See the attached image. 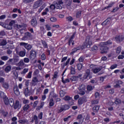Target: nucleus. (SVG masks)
Segmentation results:
<instances>
[{
    "instance_id": "26",
    "label": "nucleus",
    "mask_w": 124,
    "mask_h": 124,
    "mask_svg": "<svg viewBox=\"0 0 124 124\" xmlns=\"http://www.w3.org/2000/svg\"><path fill=\"white\" fill-rule=\"evenodd\" d=\"M2 87L5 90H8V88H9V84L7 82H5L2 84Z\"/></svg>"
},
{
    "instance_id": "59",
    "label": "nucleus",
    "mask_w": 124,
    "mask_h": 124,
    "mask_svg": "<svg viewBox=\"0 0 124 124\" xmlns=\"http://www.w3.org/2000/svg\"><path fill=\"white\" fill-rule=\"evenodd\" d=\"M92 104H97L98 101L97 100H93L91 101Z\"/></svg>"
},
{
    "instance_id": "44",
    "label": "nucleus",
    "mask_w": 124,
    "mask_h": 124,
    "mask_svg": "<svg viewBox=\"0 0 124 124\" xmlns=\"http://www.w3.org/2000/svg\"><path fill=\"white\" fill-rule=\"evenodd\" d=\"M4 28L7 29V30H12V26L10 25H5Z\"/></svg>"
},
{
    "instance_id": "49",
    "label": "nucleus",
    "mask_w": 124,
    "mask_h": 124,
    "mask_svg": "<svg viewBox=\"0 0 124 124\" xmlns=\"http://www.w3.org/2000/svg\"><path fill=\"white\" fill-rule=\"evenodd\" d=\"M70 79L71 81H77V80H78V78H77V77L76 76L72 77Z\"/></svg>"
},
{
    "instance_id": "6",
    "label": "nucleus",
    "mask_w": 124,
    "mask_h": 124,
    "mask_svg": "<svg viewBox=\"0 0 124 124\" xmlns=\"http://www.w3.org/2000/svg\"><path fill=\"white\" fill-rule=\"evenodd\" d=\"M115 39L117 43H121L122 41H124V35H117L116 36Z\"/></svg>"
},
{
    "instance_id": "39",
    "label": "nucleus",
    "mask_w": 124,
    "mask_h": 124,
    "mask_svg": "<svg viewBox=\"0 0 124 124\" xmlns=\"http://www.w3.org/2000/svg\"><path fill=\"white\" fill-rule=\"evenodd\" d=\"M59 76V73L58 72H55L53 75V79H57Z\"/></svg>"
},
{
    "instance_id": "60",
    "label": "nucleus",
    "mask_w": 124,
    "mask_h": 124,
    "mask_svg": "<svg viewBox=\"0 0 124 124\" xmlns=\"http://www.w3.org/2000/svg\"><path fill=\"white\" fill-rule=\"evenodd\" d=\"M76 52H77V49H76V48H75L72 49V52L70 53V55H73V54H74V53H75Z\"/></svg>"
},
{
    "instance_id": "58",
    "label": "nucleus",
    "mask_w": 124,
    "mask_h": 124,
    "mask_svg": "<svg viewBox=\"0 0 124 124\" xmlns=\"http://www.w3.org/2000/svg\"><path fill=\"white\" fill-rule=\"evenodd\" d=\"M49 7L51 10H54L56 8V4L55 5L51 4Z\"/></svg>"
},
{
    "instance_id": "28",
    "label": "nucleus",
    "mask_w": 124,
    "mask_h": 124,
    "mask_svg": "<svg viewBox=\"0 0 124 124\" xmlns=\"http://www.w3.org/2000/svg\"><path fill=\"white\" fill-rule=\"evenodd\" d=\"M41 43L44 47V48H48V45L46 43V42L44 40H41Z\"/></svg>"
},
{
    "instance_id": "47",
    "label": "nucleus",
    "mask_w": 124,
    "mask_h": 124,
    "mask_svg": "<svg viewBox=\"0 0 124 124\" xmlns=\"http://www.w3.org/2000/svg\"><path fill=\"white\" fill-rule=\"evenodd\" d=\"M28 71H29V69L25 68L23 69L22 72L21 73V74L25 75V74H26V73H27V72H28Z\"/></svg>"
},
{
    "instance_id": "40",
    "label": "nucleus",
    "mask_w": 124,
    "mask_h": 124,
    "mask_svg": "<svg viewBox=\"0 0 124 124\" xmlns=\"http://www.w3.org/2000/svg\"><path fill=\"white\" fill-rule=\"evenodd\" d=\"M83 67V64L82 63H78L77 64V68L78 70H81Z\"/></svg>"
},
{
    "instance_id": "18",
    "label": "nucleus",
    "mask_w": 124,
    "mask_h": 124,
    "mask_svg": "<svg viewBox=\"0 0 124 124\" xmlns=\"http://www.w3.org/2000/svg\"><path fill=\"white\" fill-rule=\"evenodd\" d=\"M113 42L110 40H108V41L105 42H102L101 43V45L103 46H106V45H111Z\"/></svg>"
},
{
    "instance_id": "8",
    "label": "nucleus",
    "mask_w": 124,
    "mask_h": 124,
    "mask_svg": "<svg viewBox=\"0 0 124 124\" xmlns=\"http://www.w3.org/2000/svg\"><path fill=\"white\" fill-rule=\"evenodd\" d=\"M92 44V41L90 39V37H87L84 42V45L85 47H86L87 48H90Z\"/></svg>"
},
{
    "instance_id": "36",
    "label": "nucleus",
    "mask_w": 124,
    "mask_h": 124,
    "mask_svg": "<svg viewBox=\"0 0 124 124\" xmlns=\"http://www.w3.org/2000/svg\"><path fill=\"white\" fill-rule=\"evenodd\" d=\"M87 91H89L90 92H91V91H93V89H94V86L93 87L91 85H88L87 86Z\"/></svg>"
},
{
    "instance_id": "62",
    "label": "nucleus",
    "mask_w": 124,
    "mask_h": 124,
    "mask_svg": "<svg viewBox=\"0 0 124 124\" xmlns=\"http://www.w3.org/2000/svg\"><path fill=\"white\" fill-rule=\"evenodd\" d=\"M41 59L43 60V61H45V60L46 59V56H45V54H43L41 55Z\"/></svg>"
},
{
    "instance_id": "61",
    "label": "nucleus",
    "mask_w": 124,
    "mask_h": 124,
    "mask_svg": "<svg viewBox=\"0 0 124 124\" xmlns=\"http://www.w3.org/2000/svg\"><path fill=\"white\" fill-rule=\"evenodd\" d=\"M15 51L16 54H18L19 53V51H20V47L17 46L15 49Z\"/></svg>"
},
{
    "instance_id": "27",
    "label": "nucleus",
    "mask_w": 124,
    "mask_h": 124,
    "mask_svg": "<svg viewBox=\"0 0 124 124\" xmlns=\"http://www.w3.org/2000/svg\"><path fill=\"white\" fill-rule=\"evenodd\" d=\"M63 111H64V109H63L62 106V107L58 108L57 113H58L59 114L62 113V112H63Z\"/></svg>"
},
{
    "instance_id": "4",
    "label": "nucleus",
    "mask_w": 124,
    "mask_h": 124,
    "mask_svg": "<svg viewBox=\"0 0 124 124\" xmlns=\"http://www.w3.org/2000/svg\"><path fill=\"white\" fill-rule=\"evenodd\" d=\"M43 4V1L42 0H38L35 1L33 5V8L36 9V8H38L39 6Z\"/></svg>"
},
{
    "instance_id": "52",
    "label": "nucleus",
    "mask_w": 124,
    "mask_h": 124,
    "mask_svg": "<svg viewBox=\"0 0 124 124\" xmlns=\"http://www.w3.org/2000/svg\"><path fill=\"white\" fill-rule=\"evenodd\" d=\"M117 67H118V64H114L110 66V69H115V68H117Z\"/></svg>"
},
{
    "instance_id": "32",
    "label": "nucleus",
    "mask_w": 124,
    "mask_h": 124,
    "mask_svg": "<svg viewBox=\"0 0 124 124\" xmlns=\"http://www.w3.org/2000/svg\"><path fill=\"white\" fill-rule=\"evenodd\" d=\"M0 59L1 60H2V61H4L5 62H6V61H8L9 57L7 56H1Z\"/></svg>"
},
{
    "instance_id": "17",
    "label": "nucleus",
    "mask_w": 124,
    "mask_h": 124,
    "mask_svg": "<svg viewBox=\"0 0 124 124\" xmlns=\"http://www.w3.org/2000/svg\"><path fill=\"white\" fill-rule=\"evenodd\" d=\"M36 57V52L33 50L31 51L30 59H34Z\"/></svg>"
},
{
    "instance_id": "53",
    "label": "nucleus",
    "mask_w": 124,
    "mask_h": 124,
    "mask_svg": "<svg viewBox=\"0 0 124 124\" xmlns=\"http://www.w3.org/2000/svg\"><path fill=\"white\" fill-rule=\"evenodd\" d=\"M49 105L50 107L54 106V100L53 99H50Z\"/></svg>"
},
{
    "instance_id": "31",
    "label": "nucleus",
    "mask_w": 124,
    "mask_h": 124,
    "mask_svg": "<svg viewBox=\"0 0 124 124\" xmlns=\"http://www.w3.org/2000/svg\"><path fill=\"white\" fill-rule=\"evenodd\" d=\"M30 109V105L26 104L23 108V109L24 111H28Z\"/></svg>"
},
{
    "instance_id": "25",
    "label": "nucleus",
    "mask_w": 124,
    "mask_h": 124,
    "mask_svg": "<svg viewBox=\"0 0 124 124\" xmlns=\"http://www.w3.org/2000/svg\"><path fill=\"white\" fill-rule=\"evenodd\" d=\"M0 96L1 98H3L4 101L5 99H6V98H7V97L6 96V95H5V94H4V93L3 92H0Z\"/></svg>"
},
{
    "instance_id": "50",
    "label": "nucleus",
    "mask_w": 124,
    "mask_h": 124,
    "mask_svg": "<svg viewBox=\"0 0 124 124\" xmlns=\"http://www.w3.org/2000/svg\"><path fill=\"white\" fill-rule=\"evenodd\" d=\"M122 51V47L121 46H119L116 48V53L117 54H120Z\"/></svg>"
},
{
    "instance_id": "23",
    "label": "nucleus",
    "mask_w": 124,
    "mask_h": 124,
    "mask_svg": "<svg viewBox=\"0 0 124 124\" xmlns=\"http://www.w3.org/2000/svg\"><path fill=\"white\" fill-rule=\"evenodd\" d=\"M82 16V11H78L76 14V18H80Z\"/></svg>"
},
{
    "instance_id": "37",
    "label": "nucleus",
    "mask_w": 124,
    "mask_h": 124,
    "mask_svg": "<svg viewBox=\"0 0 124 124\" xmlns=\"http://www.w3.org/2000/svg\"><path fill=\"white\" fill-rule=\"evenodd\" d=\"M11 70V66L8 65L5 68V71L6 72H9Z\"/></svg>"
},
{
    "instance_id": "63",
    "label": "nucleus",
    "mask_w": 124,
    "mask_h": 124,
    "mask_svg": "<svg viewBox=\"0 0 124 124\" xmlns=\"http://www.w3.org/2000/svg\"><path fill=\"white\" fill-rule=\"evenodd\" d=\"M14 24H15V21L14 20H12L11 22H10L9 25L12 27L14 25Z\"/></svg>"
},
{
    "instance_id": "57",
    "label": "nucleus",
    "mask_w": 124,
    "mask_h": 124,
    "mask_svg": "<svg viewBox=\"0 0 124 124\" xmlns=\"http://www.w3.org/2000/svg\"><path fill=\"white\" fill-rule=\"evenodd\" d=\"M66 7H67V9H70V8H71V2H69L67 4Z\"/></svg>"
},
{
    "instance_id": "38",
    "label": "nucleus",
    "mask_w": 124,
    "mask_h": 124,
    "mask_svg": "<svg viewBox=\"0 0 124 124\" xmlns=\"http://www.w3.org/2000/svg\"><path fill=\"white\" fill-rule=\"evenodd\" d=\"M90 72H91V70H90V69L86 70L85 74V76L86 78H87L88 77V76H89V75H90Z\"/></svg>"
},
{
    "instance_id": "3",
    "label": "nucleus",
    "mask_w": 124,
    "mask_h": 124,
    "mask_svg": "<svg viewBox=\"0 0 124 124\" xmlns=\"http://www.w3.org/2000/svg\"><path fill=\"white\" fill-rule=\"evenodd\" d=\"M4 102L5 105H9V104L11 107L14 106V100L13 98L8 99V98H7L4 100Z\"/></svg>"
},
{
    "instance_id": "20",
    "label": "nucleus",
    "mask_w": 124,
    "mask_h": 124,
    "mask_svg": "<svg viewBox=\"0 0 124 124\" xmlns=\"http://www.w3.org/2000/svg\"><path fill=\"white\" fill-rule=\"evenodd\" d=\"M18 123H19V124H29V120H27V119H22V120H19L18 121Z\"/></svg>"
},
{
    "instance_id": "1",
    "label": "nucleus",
    "mask_w": 124,
    "mask_h": 124,
    "mask_svg": "<svg viewBox=\"0 0 124 124\" xmlns=\"http://www.w3.org/2000/svg\"><path fill=\"white\" fill-rule=\"evenodd\" d=\"M79 92L78 93V94L80 95H84L85 93V91L86 90V86L84 84H81L78 87Z\"/></svg>"
},
{
    "instance_id": "11",
    "label": "nucleus",
    "mask_w": 124,
    "mask_h": 124,
    "mask_svg": "<svg viewBox=\"0 0 124 124\" xmlns=\"http://www.w3.org/2000/svg\"><path fill=\"white\" fill-rule=\"evenodd\" d=\"M40 81H42V80H38V79L36 77L33 78L32 79V85L34 86H36L37 83L40 82Z\"/></svg>"
},
{
    "instance_id": "48",
    "label": "nucleus",
    "mask_w": 124,
    "mask_h": 124,
    "mask_svg": "<svg viewBox=\"0 0 124 124\" xmlns=\"http://www.w3.org/2000/svg\"><path fill=\"white\" fill-rule=\"evenodd\" d=\"M7 64H13V59H10L7 62Z\"/></svg>"
},
{
    "instance_id": "15",
    "label": "nucleus",
    "mask_w": 124,
    "mask_h": 124,
    "mask_svg": "<svg viewBox=\"0 0 124 124\" xmlns=\"http://www.w3.org/2000/svg\"><path fill=\"white\" fill-rule=\"evenodd\" d=\"M14 93L16 95H20V91H19V89L17 85H15L14 87Z\"/></svg>"
},
{
    "instance_id": "35",
    "label": "nucleus",
    "mask_w": 124,
    "mask_h": 124,
    "mask_svg": "<svg viewBox=\"0 0 124 124\" xmlns=\"http://www.w3.org/2000/svg\"><path fill=\"white\" fill-rule=\"evenodd\" d=\"M66 94V92L63 91V90H61L60 92V96L61 97H63L64 96V95Z\"/></svg>"
},
{
    "instance_id": "51",
    "label": "nucleus",
    "mask_w": 124,
    "mask_h": 124,
    "mask_svg": "<svg viewBox=\"0 0 124 124\" xmlns=\"http://www.w3.org/2000/svg\"><path fill=\"white\" fill-rule=\"evenodd\" d=\"M115 103L116 105L121 104V103H122V101L120 99H117L115 100Z\"/></svg>"
},
{
    "instance_id": "41",
    "label": "nucleus",
    "mask_w": 124,
    "mask_h": 124,
    "mask_svg": "<svg viewBox=\"0 0 124 124\" xmlns=\"http://www.w3.org/2000/svg\"><path fill=\"white\" fill-rule=\"evenodd\" d=\"M62 107H63V109H64V111H65L66 110H68V109H69L70 108L69 106L67 105L62 106Z\"/></svg>"
},
{
    "instance_id": "30",
    "label": "nucleus",
    "mask_w": 124,
    "mask_h": 124,
    "mask_svg": "<svg viewBox=\"0 0 124 124\" xmlns=\"http://www.w3.org/2000/svg\"><path fill=\"white\" fill-rule=\"evenodd\" d=\"M18 54L20 57H25L26 56V52L24 51H21Z\"/></svg>"
},
{
    "instance_id": "43",
    "label": "nucleus",
    "mask_w": 124,
    "mask_h": 124,
    "mask_svg": "<svg viewBox=\"0 0 124 124\" xmlns=\"http://www.w3.org/2000/svg\"><path fill=\"white\" fill-rule=\"evenodd\" d=\"M33 1H34V0H23V2H24V3H30V2Z\"/></svg>"
},
{
    "instance_id": "2",
    "label": "nucleus",
    "mask_w": 124,
    "mask_h": 124,
    "mask_svg": "<svg viewBox=\"0 0 124 124\" xmlns=\"http://www.w3.org/2000/svg\"><path fill=\"white\" fill-rule=\"evenodd\" d=\"M27 27H28V25L26 24H22L21 25H19V24L15 25V28H16V29L20 30V32L21 33H23V32H22V31H23V30H24L25 28H27Z\"/></svg>"
},
{
    "instance_id": "34",
    "label": "nucleus",
    "mask_w": 124,
    "mask_h": 124,
    "mask_svg": "<svg viewBox=\"0 0 124 124\" xmlns=\"http://www.w3.org/2000/svg\"><path fill=\"white\" fill-rule=\"evenodd\" d=\"M63 99H64V100H65V101H69V100H71V99H72V98H71V97H70L69 96H65Z\"/></svg>"
},
{
    "instance_id": "33",
    "label": "nucleus",
    "mask_w": 124,
    "mask_h": 124,
    "mask_svg": "<svg viewBox=\"0 0 124 124\" xmlns=\"http://www.w3.org/2000/svg\"><path fill=\"white\" fill-rule=\"evenodd\" d=\"M66 21H67V22H71L72 21H73V20H74L73 17H72V16H69L66 17Z\"/></svg>"
},
{
    "instance_id": "55",
    "label": "nucleus",
    "mask_w": 124,
    "mask_h": 124,
    "mask_svg": "<svg viewBox=\"0 0 124 124\" xmlns=\"http://www.w3.org/2000/svg\"><path fill=\"white\" fill-rule=\"evenodd\" d=\"M114 5V3H111L109 4V5L106 6L104 9H107V8H110V7H112Z\"/></svg>"
},
{
    "instance_id": "10",
    "label": "nucleus",
    "mask_w": 124,
    "mask_h": 124,
    "mask_svg": "<svg viewBox=\"0 0 124 124\" xmlns=\"http://www.w3.org/2000/svg\"><path fill=\"white\" fill-rule=\"evenodd\" d=\"M31 25L33 28H35L37 26V20L35 17H33L31 21Z\"/></svg>"
},
{
    "instance_id": "14",
    "label": "nucleus",
    "mask_w": 124,
    "mask_h": 124,
    "mask_svg": "<svg viewBox=\"0 0 124 124\" xmlns=\"http://www.w3.org/2000/svg\"><path fill=\"white\" fill-rule=\"evenodd\" d=\"M123 81L122 80H117L115 81V85H114V88H121V86L120 85H123Z\"/></svg>"
},
{
    "instance_id": "64",
    "label": "nucleus",
    "mask_w": 124,
    "mask_h": 124,
    "mask_svg": "<svg viewBox=\"0 0 124 124\" xmlns=\"http://www.w3.org/2000/svg\"><path fill=\"white\" fill-rule=\"evenodd\" d=\"M50 21L51 22H56V21H57V18L56 17H51L50 18Z\"/></svg>"
},
{
    "instance_id": "56",
    "label": "nucleus",
    "mask_w": 124,
    "mask_h": 124,
    "mask_svg": "<svg viewBox=\"0 0 124 124\" xmlns=\"http://www.w3.org/2000/svg\"><path fill=\"white\" fill-rule=\"evenodd\" d=\"M25 35H26L27 37H31V36H32L31 33L30 32H26L25 33Z\"/></svg>"
},
{
    "instance_id": "13",
    "label": "nucleus",
    "mask_w": 124,
    "mask_h": 124,
    "mask_svg": "<svg viewBox=\"0 0 124 124\" xmlns=\"http://www.w3.org/2000/svg\"><path fill=\"white\" fill-rule=\"evenodd\" d=\"M34 122L35 124H38L39 123V120H38V117L36 115H34V116L32 118V120L31 123H33Z\"/></svg>"
},
{
    "instance_id": "5",
    "label": "nucleus",
    "mask_w": 124,
    "mask_h": 124,
    "mask_svg": "<svg viewBox=\"0 0 124 124\" xmlns=\"http://www.w3.org/2000/svg\"><path fill=\"white\" fill-rule=\"evenodd\" d=\"M63 2L62 0H58L55 3L56 9H62V5Z\"/></svg>"
},
{
    "instance_id": "46",
    "label": "nucleus",
    "mask_w": 124,
    "mask_h": 124,
    "mask_svg": "<svg viewBox=\"0 0 124 124\" xmlns=\"http://www.w3.org/2000/svg\"><path fill=\"white\" fill-rule=\"evenodd\" d=\"M18 64L19 66H24V65H25V62H24V61H23V60H21L18 62Z\"/></svg>"
},
{
    "instance_id": "12",
    "label": "nucleus",
    "mask_w": 124,
    "mask_h": 124,
    "mask_svg": "<svg viewBox=\"0 0 124 124\" xmlns=\"http://www.w3.org/2000/svg\"><path fill=\"white\" fill-rule=\"evenodd\" d=\"M78 102L80 105H82L84 102H87V97L84 96L82 98H80L78 99Z\"/></svg>"
},
{
    "instance_id": "45",
    "label": "nucleus",
    "mask_w": 124,
    "mask_h": 124,
    "mask_svg": "<svg viewBox=\"0 0 124 124\" xmlns=\"http://www.w3.org/2000/svg\"><path fill=\"white\" fill-rule=\"evenodd\" d=\"M24 93H25V96H28L29 95V88H27L25 89Z\"/></svg>"
},
{
    "instance_id": "19",
    "label": "nucleus",
    "mask_w": 124,
    "mask_h": 124,
    "mask_svg": "<svg viewBox=\"0 0 124 124\" xmlns=\"http://www.w3.org/2000/svg\"><path fill=\"white\" fill-rule=\"evenodd\" d=\"M100 107L99 106H98V105L95 106L93 108V112H95V113H97V112H98V111L99 110Z\"/></svg>"
},
{
    "instance_id": "24",
    "label": "nucleus",
    "mask_w": 124,
    "mask_h": 124,
    "mask_svg": "<svg viewBox=\"0 0 124 124\" xmlns=\"http://www.w3.org/2000/svg\"><path fill=\"white\" fill-rule=\"evenodd\" d=\"M25 48L28 50V51H31V48H32V46L27 44L26 46H25Z\"/></svg>"
},
{
    "instance_id": "16",
    "label": "nucleus",
    "mask_w": 124,
    "mask_h": 124,
    "mask_svg": "<svg viewBox=\"0 0 124 124\" xmlns=\"http://www.w3.org/2000/svg\"><path fill=\"white\" fill-rule=\"evenodd\" d=\"M102 69V67H99L95 68H93L92 69V71L93 72V73H98L99 71H100Z\"/></svg>"
},
{
    "instance_id": "21",
    "label": "nucleus",
    "mask_w": 124,
    "mask_h": 124,
    "mask_svg": "<svg viewBox=\"0 0 124 124\" xmlns=\"http://www.w3.org/2000/svg\"><path fill=\"white\" fill-rule=\"evenodd\" d=\"M110 20H108V19H106L103 23H102V26H107L110 24Z\"/></svg>"
},
{
    "instance_id": "9",
    "label": "nucleus",
    "mask_w": 124,
    "mask_h": 124,
    "mask_svg": "<svg viewBox=\"0 0 124 124\" xmlns=\"http://www.w3.org/2000/svg\"><path fill=\"white\" fill-rule=\"evenodd\" d=\"M101 47L100 48L101 51V54H106L107 52H108V50H109V48L108 47L101 45Z\"/></svg>"
},
{
    "instance_id": "7",
    "label": "nucleus",
    "mask_w": 124,
    "mask_h": 124,
    "mask_svg": "<svg viewBox=\"0 0 124 124\" xmlns=\"http://www.w3.org/2000/svg\"><path fill=\"white\" fill-rule=\"evenodd\" d=\"M7 44V41L5 39H1L0 40V46H2V48L4 50H6L8 49V46H4Z\"/></svg>"
},
{
    "instance_id": "22",
    "label": "nucleus",
    "mask_w": 124,
    "mask_h": 124,
    "mask_svg": "<svg viewBox=\"0 0 124 124\" xmlns=\"http://www.w3.org/2000/svg\"><path fill=\"white\" fill-rule=\"evenodd\" d=\"M20 108V103L18 101H16V103L15 104V105L14 106V109H17V108Z\"/></svg>"
},
{
    "instance_id": "29",
    "label": "nucleus",
    "mask_w": 124,
    "mask_h": 124,
    "mask_svg": "<svg viewBox=\"0 0 124 124\" xmlns=\"http://www.w3.org/2000/svg\"><path fill=\"white\" fill-rule=\"evenodd\" d=\"M71 74H75L76 73V71L75 70V66H71Z\"/></svg>"
},
{
    "instance_id": "54",
    "label": "nucleus",
    "mask_w": 124,
    "mask_h": 124,
    "mask_svg": "<svg viewBox=\"0 0 124 124\" xmlns=\"http://www.w3.org/2000/svg\"><path fill=\"white\" fill-rule=\"evenodd\" d=\"M23 62L26 63H28L30 62V59L29 58H25L23 59Z\"/></svg>"
},
{
    "instance_id": "42",
    "label": "nucleus",
    "mask_w": 124,
    "mask_h": 124,
    "mask_svg": "<svg viewBox=\"0 0 124 124\" xmlns=\"http://www.w3.org/2000/svg\"><path fill=\"white\" fill-rule=\"evenodd\" d=\"M62 82L63 84H65V83H69L70 80L68 78H66L64 80H63V78H62Z\"/></svg>"
}]
</instances>
